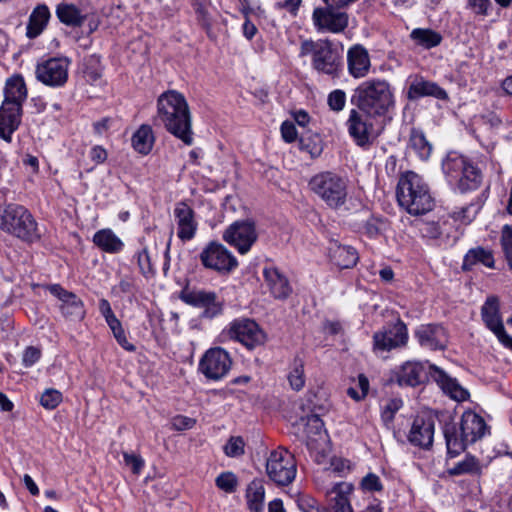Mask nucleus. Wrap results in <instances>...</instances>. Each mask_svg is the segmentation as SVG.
I'll return each mask as SVG.
<instances>
[{
  "label": "nucleus",
  "instance_id": "nucleus-33",
  "mask_svg": "<svg viewBox=\"0 0 512 512\" xmlns=\"http://www.w3.org/2000/svg\"><path fill=\"white\" fill-rule=\"evenodd\" d=\"M27 93L23 77L21 75H14L6 81L3 103L16 104L22 107L27 98Z\"/></svg>",
  "mask_w": 512,
  "mask_h": 512
},
{
  "label": "nucleus",
  "instance_id": "nucleus-26",
  "mask_svg": "<svg viewBox=\"0 0 512 512\" xmlns=\"http://www.w3.org/2000/svg\"><path fill=\"white\" fill-rule=\"evenodd\" d=\"M347 67L352 77H365L371 67L368 50L360 44L351 46L347 51Z\"/></svg>",
  "mask_w": 512,
  "mask_h": 512
},
{
  "label": "nucleus",
  "instance_id": "nucleus-15",
  "mask_svg": "<svg viewBox=\"0 0 512 512\" xmlns=\"http://www.w3.org/2000/svg\"><path fill=\"white\" fill-rule=\"evenodd\" d=\"M232 360L227 351L215 347L209 349L199 363L200 371L211 380H220L230 371Z\"/></svg>",
  "mask_w": 512,
  "mask_h": 512
},
{
  "label": "nucleus",
  "instance_id": "nucleus-11",
  "mask_svg": "<svg viewBox=\"0 0 512 512\" xmlns=\"http://www.w3.org/2000/svg\"><path fill=\"white\" fill-rule=\"evenodd\" d=\"M223 240L240 254H246L258 239L255 223L251 220H237L223 232Z\"/></svg>",
  "mask_w": 512,
  "mask_h": 512
},
{
  "label": "nucleus",
  "instance_id": "nucleus-36",
  "mask_svg": "<svg viewBox=\"0 0 512 512\" xmlns=\"http://www.w3.org/2000/svg\"><path fill=\"white\" fill-rule=\"evenodd\" d=\"M93 242L98 248L111 254L119 253L124 247L122 240L111 229L97 231L93 236Z\"/></svg>",
  "mask_w": 512,
  "mask_h": 512
},
{
  "label": "nucleus",
  "instance_id": "nucleus-58",
  "mask_svg": "<svg viewBox=\"0 0 512 512\" xmlns=\"http://www.w3.org/2000/svg\"><path fill=\"white\" fill-rule=\"evenodd\" d=\"M112 333L116 341L122 348L131 352L135 350V346L128 341L122 325L115 329V331H112Z\"/></svg>",
  "mask_w": 512,
  "mask_h": 512
},
{
  "label": "nucleus",
  "instance_id": "nucleus-27",
  "mask_svg": "<svg viewBox=\"0 0 512 512\" xmlns=\"http://www.w3.org/2000/svg\"><path fill=\"white\" fill-rule=\"evenodd\" d=\"M263 277L270 293L276 299H286L292 292V287L287 277L274 266L263 269Z\"/></svg>",
  "mask_w": 512,
  "mask_h": 512
},
{
  "label": "nucleus",
  "instance_id": "nucleus-14",
  "mask_svg": "<svg viewBox=\"0 0 512 512\" xmlns=\"http://www.w3.org/2000/svg\"><path fill=\"white\" fill-rule=\"evenodd\" d=\"M372 117L359 109H352L346 122L349 135L362 148L369 147L375 139Z\"/></svg>",
  "mask_w": 512,
  "mask_h": 512
},
{
  "label": "nucleus",
  "instance_id": "nucleus-60",
  "mask_svg": "<svg viewBox=\"0 0 512 512\" xmlns=\"http://www.w3.org/2000/svg\"><path fill=\"white\" fill-rule=\"evenodd\" d=\"M138 266L143 274L151 271L150 256L147 249H143L137 254Z\"/></svg>",
  "mask_w": 512,
  "mask_h": 512
},
{
  "label": "nucleus",
  "instance_id": "nucleus-59",
  "mask_svg": "<svg viewBox=\"0 0 512 512\" xmlns=\"http://www.w3.org/2000/svg\"><path fill=\"white\" fill-rule=\"evenodd\" d=\"M468 6L478 15H487L491 2L490 0H469Z\"/></svg>",
  "mask_w": 512,
  "mask_h": 512
},
{
  "label": "nucleus",
  "instance_id": "nucleus-5",
  "mask_svg": "<svg viewBox=\"0 0 512 512\" xmlns=\"http://www.w3.org/2000/svg\"><path fill=\"white\" fill-rule=\"evenodd\" d=\"M0 229L25 242L39 239L37 223L22 205L10 203L0 209Z\"/></svg>",
  "mask_w": 512,
  "mask_h": 512
},
{
  "label": "nucleus",
  "instance_id": "nucleus-18",
  "mask_svg": "<svg viewBox=\"0 0 512 512\" xmlns=\"http://www.w3.org/2000/svg\"><path fill=\"white\" fill-rule=\"evenodd\" d=\"M348 14L328 6L313 10L312 20L318 32L341 33L348 26Z\"/></svg>",
  "mask_w": 512,
  "mask_h": 512
},
{
  "label": "nucleus",
  "instance_id": "nucleus-9",
  "mask_svg": "<svg viewBox=\"0 0 512 512\" xmlns=\"http://www.w3.org/2000/svg\"><path fill=\"white\" fill-rule=\"evenodd\" d=\"M408 329L406 324L397 319L394 323L385 325L373 335V351L375 353L389 352L403 348L408 343Z\"/></svg>",
  "mask_w": 512,
  "mask_h": 512
},
{
  "label": "nucleus",
  "instance_id": "nucleus-51",
  "mask_svg": "<svg viewBox=\"0 0 512 512\" xmlns=\"http://www.w3.org/2000/svg\"><path fill=\"white\" fill-rule=\"evenodd\" d=\"M329 108L335 112H340L346 104V93L343 90L336 89L328 95Z\"/></svg>",
  "mask_w": 512,
  "mask_h": 512
},
{
  "label": "nucleus",
  "instance_id": "nucleus-32",
  "mask_svg": "<svg viewBox=\"0 0 512 512\" xmlns=\"http://www.w3.org/2000/svg\"><path fill=\"white\" fill-rule=\"evenodd\" d=\"M55 14L62 24L72 28L81 27L87 18L83 10L75 4L66 2H61L56 6Z\"/></svg>",
  "mask_w": 512,
  "mask_h": 512
},
{
  "label": "nucleus",
  "instance_id": "nucleus-35",
  "mask_svg": "<svg viewBox=\"0 0 512 512\" xmlns=\"http://www.w3.org/2000/svg\"><path fill=\"white\" fill-rule=\"evenodd\" d=\"M329 255L332 263L340 269L352 268L358 261V253L351 246L334 244L329 249Z\"/></svg>",
  "mask_w": 512,
  "mask_h": 512
},
{
  "label": "nucleus",
  "instance_id": "nucleus-54",
  "mask_svg": "<svg viewBox=\"0 0 512 512\" xmlns=\"http://www.w3.org/2000/svg\"><path fill=\"white\" fill-rule=\"evenodd\" d=\"M171 424L175 430L182 431L193 428L196 420L184 415H177L172 418Z\"/></svg>",
  "mask_w": 512,
  "mask_h": 512
},
{
  "label": "nucleus",
  "instance_id": "nucleus-43",
  "mask_svg": "<svg viewBox=\"0 0 512 512\" xmlns=\"http://www.w3.org/2000/svg\"><path fill=\"white\" fill-rule=\"evenodd\" d=\"M288 381L291 388L300 391L305 385L304 362L296 357L293 361L291 371L288 374Z\"/></svg>",
  "mask_w": 512,
  "mask_h": 512
},
{
  "label": "nucleus",
  "instance_id": "nucleus-17",
  "mask_svg": "<svg viewBox=\"0 0 512 512\" xmlns=\"http://www.w3.org/2000/svg\"><path fill=\"white\" fill-rule=\"evenodd\" d=\"M47 289L61 302L59 309L66 320L79 322L85 318L86 310L84 303L76 294L64 289L59 284L49 285Z\"/></svg>",
  "mask_w": 512,
  "mask_h": 512
},
{
  "label": "nucleus",
  "instance_id": "nucleus-57",
  "mask_svg": "<svg viewBox=\"0 0 512 512\" xmlns=\"http://www.w3.org/2000/svg\"><path fill=\"white\" fill-rule=\"evenodd\" d=\"M281 135L287 143L294 142L297 139V130L295 125L290 121H284L281 125Z\"/></svg>",
  "mask_w": 512,
  "mask_h": 512
},
{
  "label": "nucleus",
  "instance_id": "nucleus-19",
  "mask_svg": "<svg viewBox=\"0 0 512 512\" xmlns=\"http://www.w3.org/2000/svg\"><path fill=\"white\" fill-rule=\"evenodd\" d=\"M482 319L486 326L496 335L499 342L512 351V337L509 336L498 312V300L490 297L482 307Z\"/></svg>",
  "mask_w": 512,
  "mask_h": 512
},
{
  "label": "nucleus",
  "instance_id": "nucleus-62",
  "mask_svg": "<svg viewBox=\"0 0 512 512\" xmlns=\"http://www.w3.org/2000/svg\"><path fill=\"white\" fill-rule=\"evenodd\" d=\"M301 3L302 0H284L282 2H278L277 6L287 10L293 16H296Z\"/></svg>",
  "mask_w": 512,
  "mask_h": 512
},
{
  "label": "nucleus",
  "instance_id": "nucleus-48",
  "mask_svg": "<svg viewBox=\"0 0 512 512\" xmlns=\"http://www.w3.org/2000/svg\"><path fill=\"white\" fill-rule=\"evenodd\" d=\"M245 443L242 437L232 436L224 446V452L228 457H239L244 454Z\"/></svg>",
  "mask_w": 512,
  "mask_h": 512
},
{
  "label": "nucleus",
  "instance_id": "nucleus-56",
  "mask_svg": "<svg viewBox=\"0 0 512 512\" xmlns=\"http://www.w3.org/2000/svg\"><path fill=\"white\" fill-rule=\"evenodd\" d=\"M40 356L41 351L38 348L29 346L23 353L22 363L25 367H31L40 359Z\"/></svg>",
  "mask_w": 512,
  "mask_h": 512
},
{
  "label": "nucleus",
  "instance_id": "nucleus-1",
  "mask_svg": "<svg viewBox=\"0 0 512 512\" xmlns=\"http://www.w3.org/2000/svg\"><path fill=\"white\" fill-rule=\"evenodd\" d=\"M154 121L185 145L193 144L192 116L189 105L180 92L168 90L158 97L157 115Z\"/></svg>",
  "mask_w": 512,
  "mask_h": 512
},
{
  "label": "nucleus",
  "instance_id": "nucleus-41",
  "mask_svg": "<svg viewBox=\"0 0 512 512\" xmlns=\"http://www.w3.org/2000/svg\"><path fill=\"white\" fill-rule=\"evenodd\" d=\"M305 432L307 435V445L313 447V443L324 441L326 439V430L324 423L317 415L308 417Z\"/></svg>",
  "mask_w": 512,
  "mask_h": 512
},
{
  "label": "nucleus",
  "instance_id": "nucleus-8",
  "mask_svg": "<svg viewBox=\"0 0 512 512\" xmlns=\"http://www.w3.org/2000/svg\"><path fill=\"white\" fill-rule=\"evenodd\" d=\"M266 472L277 485H289L296 476L294 456L284 448L273 450L266 461Z\"/></svg>",
  "mask_w": 512,
  "mask_h": 512
},
{
  "label": "nucleus",
  "instance_id": "nucleus-7",
  "mask_svg": "<svg viewBox=\"0 0 512 512\" xmlns=\"http://www.w3.org/2000/svg\"><path fill=\"white\" fill-rule=\"evenodd\" d=\"M442 169L450 181L457 182L462 193L478 189L483 180L482 171L468 158L457 153L447 155Z\"/></svg>",
  "mask_w": 512,
  "mask_h": 512
},
{
  "label": "nucleus",
  "instance_id": "nucleus-49",
  "mask_svg": "<svg viewBox=\"0 0 512 512\" xmlns=\"http://www.w3.org/2000/svg\"><path fill=\"white\" fill-rule=\"evenodd\" d=\"M297 506L302 512H330L325 507H320L312 496L300 495L297 499Z\"/></svg>",
  "mask_w": 512,
  "mask_h": 512
},
{
  "label": "nucleus",
  "instance_id": "nucleus-53",
  "mask_svg": "<svg viewBox=\"0 0 512 512\" xmlns=\"http://www.w3.org/2000/svg\"><path fill=\"white\" fill-rule=\"evenodd\" d=\"M361 486L364 490L370 492L381 491L383 489V485L381 483L380 478L373 473L367 474L362 479Z\"/></svg>",
  "mask_w": 512,
  "mask_h": 512
},
{
  "label": "nucleus",
  "instance_id": "nucleus-4",
  "mask_svg": "<svg viewBox=\"0 0 512 512\" xmlns=\"http://www.w3.org/2000/svg\"><path fill=\"white\" fill-rule=\"evenodd\" d=\"M311 55V65L318 73L338 76L343 66L342 55L329 39H306L301 42L299 56Z\"/></svg>",
  "mask_w": 512,
  "mask_h": 512
},
{
  "label": "nucleus",
  "instance_id": "nucleus-23",
  "mask_svg": "<svg viewBox=\"0 0 512 512\" xmlns=\"http://www.w3.org/2000/svg\"><path fill=\"white\" fill-rule=\"evenodd\" d=\"M429 374L443 392L452 399L460 402L469 397L468 391L464 389L455 378L450 377L444 370L436 365H430Z\"/></svg>",
  "mask_w": 512,
  "mask_h": 512
},
{
  "label": "nucleus",
  "instance_id": "nucleus-45",
  "mask_svg": "<svg viewBox=\"0 0 512 512\" xmlns=\"http://www.w3.org/2000/svg\"><path fill=\"white\" fill-rule=\"evenodd\" d=\"M384 229L385 222L379 218L371 216L365 221L362 227V233L369 238H376L382 233Z\"/></svg>",
  "mask_w": 512,
  "mask_h": 512
},
{
  "label": "nucleus",
  "instance_id": "nucleus-31",
  "mask_svg": "<svg viewBox=\"0 0 512 512\" xmlns=\"http://www.w3.org/2000/svg\"><path fill=\"white\" fill-rule=\"evenodd\" d=\"M424 377L423 366L419 362L407 361L395 372L396 382L400 386H417Z\"/></svg>",
  "mask_w": 512,
  "mask_h": 512
},
{
  "label": "nucleus",
  "instance_id": "nucleus-44",
  "mask_svg": "<svg viewBox=\"0 0 512 512\" xmlns=\"http://www.w3.org/2000/svg\"><path fill=\"white\" fill-rule=\"evenodd\" d=\"M481 471L479 461L473 456H467L464 460L449 469V474L458 476L463 474H478Z\"/></svg>",
  "mask_w": 512,
  "mask_h": 512
},
{
  "label": "nucleus",
  "instance_id": "nucleus-38",
  "mask_svg": "<svg viewBox=\"0 0 512 512\" xmlns=\"http://www.w3.org/2000/svg\"><path fill=\"white\" fill-rule=\"evenodd\" d=\"M133 148L143 154L147 155L154 145L155 137L151 126L143 124L132 136Z\"/></svg>",
  "mask_w": 512,
  "mask_h": 512
},
{
  "label": "nucleus",
  "instance_id": "nucleus-12",
  "mask_svg": "<svg viewBox=\"0 0 512 512\" xmlns=\"http://www.w3.org/2000/svg\"><path fill=\"white\" fill-rule=\"evenodd\" d=\"M199 258L205 268L219 273H230L238 266L236 257L218 242H210L202 250Z\"/></svg>",
  "mask_w": 512,
  "mask_h": 512
},
{
  "label": "nucleus",
  "instance_id": "nucleus-50",
  "mask_svg": "<svg viewBox=\"0 0 512 512\" xmlns=\"http://www.w3.org/2000/svg\"><path fill=\"white\" fill-rule=\"evenodd\" d=\"M216 486L226 493H233L237 487V478L232 472H223L215 480Z\"/></svg>",
  "mask_w": 512,
  "mask_h": 512
},
{
  "label": "nucleus",
  "instance_id": "nucleus-29",
  "mask_svg": "<svg viewBox=\"0 0 512 512\" xmlns=\"http://www.w3.org/2000/svg\"><path fill=\"white\" fill-rule=\"evenodd\" d=\"M443 434L446 440L447 452L451 457L459 455L467 447L460 422L456 423L449 417L444 422Z\"/></svg>",
  "mask_w": 512,
  "mask_h": 512
},
{
  "label": "nucleus",
  "instance_id": "nucleus-46",
  "mask_svg": "<svg viewBox=\"0 0 512 512\" xmlns=\"http://www.w3.org/2000/svg\"><path fill=\"white\" fill-rule=\"evenodd\" d=\"M501 246L509 268L512 270V227L510 225H505L502 228Z\"/></svg>",
  "mask_w": 512,
  "mask_h": 512
},
{
  "label": "nucleus",
  "instance_id": "nucleus-39",
  "mask_svg": "<svg viewBox=\"0 0 512 512\" xmlns=\"http://www.w3.org/2000/svg\"><path fill=\"white\" fill-rule=\"evenodd\" d=\"M265 488L262 481L253 480L246 490V501L250 512H264Z\"/></svg>",
  "mask_w": 512,
  "mask_h": 512
},
{
  "label": "nucleus",
  "instance_id": "nucleus-47",
  "mask_svg": "<svg viewBox=\"0 0 512 512\" xmlns=\"http://www.w3.org/2000/svg\"><path fill=\"white\" fill-rule=\"evenodd\" d=\"M62 401V394L56 389H46L41 397L40 404L48 410L55 409Z\"/></svg>",
  "mask_w": 512,
  "mask_h": 512
},
{
  "label": "nucleus",
  "instance_id": "nucleus-40",
  "mask_svg": "<svg viewBox=\"0 0 512 512\" xmlns=\"http://www.w3.org/2000/svg\"><path fill=\"white\" fill-rule=\"evenodd\" d=\"M410 38L419 46L431 49L438 46L442 41L440 33L426 28H416L410 33Z\"/></svg>",
  "mask_w": 512,
  "mask_h": 512
},
{
  "label": "nucleus",
  "instance_id": "nucleus-63",
  "mask_svg": "<svg viewBox=\"0 0 512 512\" xmlns=\"http://www.w3.org/2000/svg\"><path fill=\"white\" fill-rule=\"evenodd\" d=\"M99 311L101 315L105 318V321H108L109 319L115 316L109 301L106 299H101L99 301Z\"/></svg>",
  "mask_w": 512,
  "mask_h": 512
},
{
  "label": "nucleus",
  "instance_id": "nucleus-6",
  "mask_svg": "<svg viewBox=\"0 0 512 512\" xmlns=\"http://www.w3.org/2000/svg\"><path fill=\"white\" fill-rule=\"evenodd\" d=\"M348 183L346 177L335 172L325 171L314 175L309 186L327 206L337 209L346 203Z\"/></svg>",
  "mask_w": 512,
  "mask_h": 512
},
{
  "label": "nucleus",
  "instance_id": "nucleus-3",
  "mask_svg": "<svg viewBox=\"0 0 512 512\" xmlns=\"http://www.w3.org/2000/svg\"><path fill=\"white\" fill-rule=\"evenodd\" d=\"M352 103L367 115L382 116L394 104L391 86L383 79L364 81L355 90Z\"/></svg>",
  "mask_w": 512,
  "mask_h": 512
},
{
  "label": "nucleus",
  "instance_id": "nucleus-55",
  "mask_svg": "<svg viewBox=\"0 0 512 512\" xmlns=\"http://www.w3.org/2000/svg\"><path fill=\"white\" fill-rule=\"evenodd\" d=\"M124 462L129 466L134 474H139L144 467L143 459L135 454L123 453Z\"/></svg>",
  "mask_w": 512,
  "mask_h": 512
},
{
  "label": "nucleus",
  "instance_id": "nucleus-42",
  "mask_svg": "<svg viewBox=\"0 0 512 512\" xmlns=\"http://www.w3.org/2000/svg\"><path fill=\"white\" fill-rule=\"evenodd\" d=\"M410 147L418 154L422 160L429 158L432 146L427 141L423 132L413 129L410 135Z\"/></svg>",
  "mask_w": 512,
  "mask_h": 512
},
{
  "label": "nucleus",
  "instance_id": "nucleus-13",
  "mask_svg": "<svg viewBox=\"0 0 512 512\" xmlns=\"http://www.w3.org/2000/svg\"><path fill=\"white\" fill-rule=\"evenodd\" d=\"M180 299L191 306L203 308L202 317L212 319L223 311V302L218 299L215 292L202 289H184Z\"/></svg>",
  "mask_w": 512,
  "mask_h": 512
},
{
  "label": "nucleus",
  "instance_id": "nucleus-52",
  "mask_svg": "<svg viewBox=\"0 0 512 512\" xmlns=\"http://www.w3.org/2000/svg\"><path fill=\"white\" fill-rule=\"evenodd\" d=\"M402 405H403V402L401 399H397V398L390 399L383 408V411H382L383 420L386 422L392 421L395 413L400 410Z\"/></svg>",
  "mask_w": 512,
  "mask_h": 512
},
{
  "label": "nucleus",
  "instance_id": "nucleus-28",
  "mask_svg": "<svg viewBox=\"0 0 512 512\" xmlns=\"http://www.w3.org/2000/svg\"><path fill=\"white\" fill-rule=\"evenodd\" d=\"M407 96L410 100H415L425 96L435 97L439 100L448 99V94L443 88H441L437 83L424 80L423 78H415L411 82Z\"/></svg>",
  "mask_w": 512,
  "mask_h": 512
},
{
  "label": "nucleus",
  "instance_id": "nucleus-22",
  "mask_svg": "<svg viewBox=\"0 0 512 512\" xmlns=\"http://www.w3.org/2000/svg\"><path fill=\"white\" fill-rule=\"evenodd\" d=\"M174 216L177 222V236L182 241L193 239L198 227L193 209L185 202H180L175 206Z\"/></svg>",
  "mask_w": 512,
  "mask_h": 512
},
{
  "label": "nucleus",
  "instance_id": "nucleus-24",
  "mask_svg": "<svg viewBox=\"0 0 512 512\" xmlns=\"http://www.w3.org/2000/svg\"><path fill=\"white\" fill-rule=\"evenodd\" d=\"M460 425L467 446L481 439L488 430L485 420L470 410L462 414Z\"/></svg>",
  "mask_w": 512,
  "mask_h": 512
},
{
  "label": "nucleus",
  "instance_id": "nucleus-37",
  "mask_svg": "<svg viewBox=\"0 0 512 512\" xmlns=\"http://www.w3.org/2000/svg\"><path fill=\"white\" fill-rule=\"evenodd\" d=\"M476 264H482L485 267L493 268L494 267V257L490 250H487L483 247H476L470 249L466 255L464 256L462 269L464 271H469Z\"/></svg>",
  "mask_w": 512,
  "mask_h": 512
},
{
  "label": "nucleus",
  "instance_id": "nucleus-21",
  "mask_svg": "<svg viewBox=\"0 0 512 512\" xmlns=\"http://www.w3.org/2000/svg\"><path fill=\"white\" fill-rule=\"evenodd\" d=\"M434 427L433 417L417 415L408 435L409 442L421 448H429L433 443Z\"/></svg>",
  "mask_w": 512,
  "mask_h": 512
},
{
  "label": "nucleus",
  "instance_id": "nucleus-25",
  "mask_svg": "<svg viewBox=\"0 0 512 512\" xmlns=\"http://www.w3.org/2000/svg\"><path fill=\"white\" fill-rule=\"evenodd\" d=\"M22 118V107L2 103L0 107V137L11 142L12 134L18 129Z\"/></svg>",
  "mask_w": 512,
  "mask_h": 512
},
{
  "label": "nucleus",
  "instance_id": "nucleus-61",
  "mask_svg": "<svg viewBox=\"0 0 512 512\" xmlns=\"http://www.w3.org/2000/svg\"><path fill=\"white\" fill-rule=\"evenodd\" d=\"M89 155L91 160L94 161L96 164H102L107 159V151L102 146L99 145L92 147Z\"/></svg>",
  "mask_w": 512,
  "mask_h": 512
},
{
  "label": "nucleus",
  "instance_id": "nucleus-10",
  "mask_svg": "<svg viewBox=\"0 0 512 512\" xmlns=\"http://www.w3.org/2000/svg\"><path fill=\"white\" fill-rule=\"evenodd\" d=\"M227 335L241 343L248 350H253L266 342L265 332L254 320L248 318L233 320L229 324Z\"/></svg>",
  "mask_w": 512,
  "mask_h": 512
},
{
  "label": "nucleus",
  "instance_id": "nucleus-34",
  "mask_svg": "<svg viewBox=\"0 0 512 512\" xmlns=\"http://www.w3.org/2000/svg\"><path fill=\"white\" fill-rule=\"evenodd\" d=\"M353 486L347 482H340L328 492L333 512H353L348 496L352 493Z\"/></svg>",
  "mask_w": 512,
  "mask_h": 512
},
{
  "label": "nucleus",
  "instance_id": "nucleus-16",
  "mask_svg": "<svg viewBox=\"0 0 512 512\" xmlns=\"http://www.w3.org/2000/svg\"><path fill=\"white\" fill-rule=\"evenodd\" d=\"M69 65L65 57L50 58L37 65L36 78L47 86H62L67 82Z\"/></svg>",
  "mask_w": 512,
  "mask_h": 512
},
{
  "label": "nucleus",
  "instance_id": "nucleus-64",
  "mask_svg": "<svg viewBox=\"0 0 512 512\" xmlns=\"http://www.w3.org/2000/svg\"><path fill=\"white\" fill-rule=\"evenodd\" d=\"M424 232H425V236L432 238V239H437L442 234L439 225L434 222L427 223L425 225Z\"/></svg>",
  "mask_w": 512,
  "mask_h": 512
},
{
  "label": "nucleus",
  "instance_id": "nucleus-30",
  "mask_svg": "<svg viewBox=\"0 0 512 512\" xmlns=\"http://www.w3.org/2000/svg\"><path fill=\"white\" fill-rule=\"evenodd\" d=\"M51 13L46 4H38L31 12L26 26V36L35 39L46 29Z\"/></svg>",
  "mask_w": 512,
  "mask_h": 512
},
{
  "label": "nucleus",
  "instance_id": "nucleus-2",
  "mask_svg": "<svg viewBox=\"0 0 512 512\" xmlns=\"http://www.w3.org/2000/svg\"><path fill=\"white\" fill-rule=\"evenodd\" d=\"M396 195L399 205L411 215H423L434 207V199L427 183L412 171L401 176Z\"/></svg>",
  "mask_w": 512,
  "mask_h": 512
},
{
  "label": "nucleus",
  "instance_id": "nucleus-20",
  "mask_svg": "<svg viewBox=\"0 0 512 512\" xmlns=\"http://www.w3.org/2000/svg\"><path fill=\"white\" fill-rule=\"evenodd\" d=\"M415 337L421 347L429 350H443L448 343L445 328L438 324H423L415 330Z\"/></svg>",
  "mask_w": 512,
  "mask_h": 512
}]
</instances>
